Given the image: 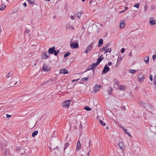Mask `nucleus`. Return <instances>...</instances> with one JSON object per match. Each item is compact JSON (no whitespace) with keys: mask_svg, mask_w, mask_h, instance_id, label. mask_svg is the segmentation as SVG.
Masks as SVG:
<instances>
[{"mask_svg":"<svg viewBox=\"0 0 156 156\" xmlns=\"http://www.w3.org/2000/svg\"><path fill=\"white\" fill-rule=\"evenodd\" d=\"M94 42H93L90 44V45L87 46L86 47V50L84 52L86 54H87L88 52L90 51L92 48V46L94 44Z\"/></svg>","mask_w":156,"mask_h":156,"instance_id":"1","label":"nucleus"},{"mask_svg":"<svg viewBox=\"0 0 156 156\" xmlns=\"http://www.w3.org/2000/svg\"><path fill=\"white\" fill-rule=\"evenodd\" d=\"M138 81L140 83H142L144 80L145 77L144 75L142 74H140L138 76Z\"/></svg>","mask_w":156,"mask_h":156,"instance_id":"2","label":"nucleus"},{"mask_svg":"<svg viewBox=\"0 0 156 156\" xmlns=\"http://www.w3.org/2000/svg\"><path fill=\"white\" fill-rule=\"evenodd\" d=\"M49 53L47 51H45L41 55V58L42 59H46L49 56L48 55Z\"/></svg>","mask_w":156,"mask_h":156,"instance_id":"3","label":"nucleus"},{"mask_svg":"<svg viewBox=\"0 0 156 156\" xmlns=\"http://www.w3.org/2000/svg\"><path fill=\"white\" fill-rule=\"evenodd\" d=\"M114 84V87L115 88H117L118 86L119 85L120 83L119 80L117 79H115L113 80Z\"/></svg>","mask_w":156,"mask_h":156,"instance_id":"4","label":"nucleus"},{"mask_svg":"<svg viewBox=\"0 0 156 156\" xmlns=\"http://www.w3.org/2000/svg\"><path fill=\"white\" fill-rule=\"evenodd\" d=\"M101 87V86L100 85H98L97 84L95 85L93 88V91L94 93H96L97 91L99 90Z\"/></svg>","mask_w":156,"mask_h":156,"instance_id":"5","label":"nucleus"},{"mask_svg":"<svg viewBox=\"0 0 156 156\" xmlns=\"http://www.w3.org/2000/svg\"><path fill=\"white\" fill-rule=\"evenodd\" d=\"M108 45L103 47L102 50L105 51L104 53L106 54L108 52H110L111 51V49L110 48H107Z\"/></svg>","mask_w":156,"mask_h":156,"instance_id":"6","label":"nucleus"},{"mask_svg":"<svg viewBox=\"0 0 156 156\" xmlns=\"http://www.w3.org/2000/svg\"><path fill=\"white\" fill-rule=\"evenodd\" d=\"M70 46L72 48H79V45L78 43H73L71 44Z\"/></svg>","mask_w":156,"mask_h":156,"instance_id":"7","label":"nucleus"},{"mask_svg":"<svg viewBox=\"0 0 156 156\" xmlns=\"http://www.w3.org/2000/svg\"><path fill=\"white\" fill-rule=\"evenodd\" d=\"M118 146L123 151L125 149V145L122 142H119L118 144Z\"/></svg>","mask_w":156,"mask_h":156,"instance_id":"8","label":"nucleus"},{"mask_svg":"<svg viewBox=\"0 0 156 156\" xmlns=\"http://www.w3.org/2000/svg\"><path fill=\"white\" fill-rule=\"evenodd\" d=\"M70 101L69 100H67L65 101L63 104V107L66 108L69 106L70 104Z\"/></svg>","mask_w":156,"mask_h":156,"instance_id":"9","label":"nucleus"},{"mask_svg":"<svg viewBox=\"0 0 156 156\" xmlns=\"http://www.w3.org/2000/svg\"><path fill=\"white\" fill-rule=\"evenodd\" d=\"M43 69L44 71H48L50 69V68L49 66L44 64V65Z\"/></svg>","mask_w":156,"mask_h":156,"instance_id":"10","label":"nucleus"},{"mask_svg":"<svg viewBox=\"0 0 156 156\" xmlns=\"http://www.w3.org/2000/svg\"><path fill=\"white\" fill-rule=\"evenodd\" d=\"M109 70V68L106 66H105L104 68L102 71V73L105 74L107 73V72Z\"/></svg>","mask_w":156,"mask_h":156,"instance_id":"11","label":"nucleus"},{"mask_svg":"<svg viewBox=\"0 0 156 156\" xmlns=\"http://www.w3.org/2000/svg\"><path fill=\"white\" fill-rule=\"evenodd\" d=\"M125 26V23L124 20H122L120 23V28H123Z\"/></svg>","mask_w":156,"mask_h":156,"instance_id":"12","label":"nucleus"},{"mask_svg":"<svg viewBox=\"0 0 156 156\" xmlns=\"http://www.w3.org/2000/svg\"><path fill=\"white\" fill-rule=\"evenodd\" d=\"M104 59V57L101 55L99 58L97 60V61L96 63L98 65L100 62Z\"/></svg>","mask_w":156,"mask_h":156,"instance_id":"13","label":"nucleus"},{"mask_svg":"<svg viewBox=\"0 0 156 156\" xmlns=\"http://www.w3.org/2000/svg\"><path fill=\"white\" fill-rule=\"evenodd\" d=\"M81 145L80 142L79 140L78 141L76 145V150L77 151H79L81 148Z\"/></svg>","mask_w":156,"mask_h":156,"instance_id":"14","label":"nucleus"},{"mask_svg":"<svg viewBox=\"0 0 156 156\" xmlns=\"http://www.w3.org/2000/svg\"><path fill=\"white\" fill-rule=\"evenodd\" d=\"M55 49V47L53 46L52 48H51L48 49V53L49 54H52L53 52H54Z\"/></svg>","mask_w":156,"mask_h":156,"instance_id":"15","label":"nucleus"},{"mask_svg":"<svg viewBox=\"0 0 156 156\" xmlns=\"http://www.w3.org/2000/svg\"><path fill=\"white\" fill-rule=\"evenodd\" d=\"M59 72L60 73H63L64 74H68V71L64 69H61L60 70Z\"/></svg>","mask_w":156,"mask_h":156,"instance_id":"16","label":"nucleus"},{"mask_svg":"<svg viewBox=\"0 0 156 156\" xmlns=\"http://www.w3.org/2000/svg\"><path fill=\"white\" fill-rule=\"evenodd\" d=\"M139 105L140 106H143L144 107H145L147 105H149L147 103H145L144 102H143L142 101H140V102L139 103Z\"/></svg>","mask_w":156,"mask_h":156,"instance_id":"17","label":"nucleus"},{"mask_svg":"<svg viewBox=\"0 0 156 156\" xmlns=\"http://www.w3.org/2000/svg\"><path fill=\"white\" fill-rule=\"evenodd\" d=\"M82 13L81 12H79L77 13H76L75 14V16L77 18H80L81 16Z\"/></svg>","mask_w":156,"mask_h":156,"instance_id":"18","label":"nucleus"},{"mask_svg":"<svg viewBox=\"0 0 156 156\" xmlns=\"http://www.w3.org/2000/svg\"><path fill=\"white\" fill-rule=\"evenodd\" d=\"M98 47H101L103 44V40L102 39H100L98 42Z\"/></svg>","mask_w":156,"mask_h":156,"instance_id":"19","label":"nucleus"},{"mask_svg":"<svg viewBox=\"0 0 156 156\" xmlns=\"http://www.w3.org/2000/svg\"><path fill=\"white\" fill-rule=\"evenodd\" d=\"M149 57L147 56L144 58V61L146 64H148L149 63Z\"/></svg>","mask_w":156,"mask_h":156,"instance_id":"20","label":"nucleus"},{"mask_svg":"<svg viewBox=\"0 0 156 156\" xmlns=\"http://www.w3.org/2000/svg\"><path fill=\"white\" fill-rule=\"evenodd\" d=\"M71 28L73 30H74L75 28V27L73 25L70 26L69 25H66V29H68L69 28Z\"/></svg>","mask_w":156,"mask_h":156,"instance_id":"21","label":"nucleus"},{"mask_svg":"<svg viewBox=\"0 0 156 156\" xmlns=\"http://www.w3.org/2000/svg\"><path fill=\"white\" fill-rule=\"evenodd\" d=\"M5 7L6 6L5 4H2L0 6V10L3 11L5 9Z\"/></svg>","mask_w":156,"mask_h":156,"instance_id":"22","label":"nucleus"},{"mask_svg":"<svg viewBox=\"0 0 156 156\" xmlns=\"http://www.w3.org/2000/svg\"><path fill=\"white\" fill-rule=\"evenodd\" d=\"M119 88L120 90H124L125 89L126 86L125 85H121L119 87Z\"/></svg>","mask_w":156,"mask_h":156,"instance_id":"23","label":"nucleus"},{"mask_svg":"<svg viewBox=\"0 0 156 156\" xmlns=\"http://www.w3.org/2000/svg\"><path fill=\"white\" fill-rule=\"evenodd\" d=\"M128 72L130 73L133 74L136 73V71L134 69H129L128 70Z\"/></svg>","mask_w":156,"mask_h":156,"instance_id":"24","label":"nucleus"},{"mask_svg":"<svg viewBox=\"0 0 156 156\" xmlns=\"http://www.w3.org/2000/svg\"><path fill=\"white\" fill-rule=\"evenodd\" d=\"M90 65L91 66V67H92V69H95V68H96L98 65V64H97V63H94L93 64H92Z\"/></svg>","mask_w":156,"mask_h":156,"instance_id":"25","label":"nucleus"},{"mask_svg":"<svg viewBox=\"0 0 156 156\" xmlns=\"http://www.w3.org/2000/svg\"><path fill=\"white\" fill-rule=\"evenodd\" d=\"M38 133V132L37 130L34 131L32 134V136L34 137L35 136L37 135Z\"/></svg>","mask_w":156,"mask_h":156,"instance_id":"26","label":"nucleus"},{"mask_svg":"<svg viewBox=\"0 0 156 156\" xmlns=\"http://www.w3.org/2000/svg\"><path fill=\"white\" fill-rule=\"evenodd\" d=\"M149 22L151 25H154L155 23V21L154 20H150L149 21Z\"/></svg>","mask_w":156,"mask_h":156,"instance_id":"27","label":"nucleus"},{"mask_svg":"<svg viewBox=\"0 0 156 156\" xmlns=\"http://www.w3.org/2000/svg\"><path fill=\"white\" fill-rule=\"evenodd\" d=\"M8 149H3V151H2L4 152V154L6 155L7 154V152L9 151Z\"/></svg>","mask_w":156,"mask_h":156,"instance_id":"28","label":"nucleus"},{"mask_svg":"<svg viewBox=\"0 0 156 156\" xmlns=\"http://www.w3.org/2000/svg\"><path fill=\"white\" fill-rule=\"evenodd\" d=\"M123 131L124 132L126 133V134L128 135V136H131L130 135V134L128 132H127V130L126 129H123Z\"/></svg>","mask_w":156,"mask_h":156,"instance_id":"29","label":"nucleus"},{"mask_svg":"<svg viewBox=\"0 0 156 156\" xmlns=\"http://www.w3.org/2000/svg\"><path fill=\"white\" fill-rule=\"evenodd\" d=\"M88 77H85L84 78H83L81 79V81L83 82H86L88 80Z\"/></svg>","mask_w":156,"mask_h":156,"instance_id":"30","label":"nucleus"},{"mask_svg":"<svg viewBox=\"0 0 156 156\" xmlns=\"http://www.w3.org/2000/svg\"><path fill=\"white\" fill-rule=\"evenodd\" d=\"M84 109L87 111H90L91 110V109L87 106H85L84 107Z\"/></svg>","mask_w":156,"mask_h":156,"instance_id":"31","label":"nucleus"},{"mask_svg":"<svg viewBox=\"0 0 156 156\" xmlns=\"http://www.w3.org/2000/svg\"><path fill=\"white\" fill-rule=\"evenodd\" d=\"M99 122L100 124L103 126H105V124L104 123L102 120L101 119L99 120Z\"/></svg>","mask_w":156,"mask_h":156,"instance_id":"32","label":"nucleus"},{"mask_svg":"<svg viewBox=\"0 0 156 156\" xmlns=\"http://www.w3.org/2000/svg\"><path fill=\"white\" fill-rule=\"evenodd\" d=\"M154 83L155 84V87H156V74L155 75L154 78Z\"/></svg>","mask_w":156,"mask_h":156,"instance_id":"33","label":"nucleus"},{"mask_svg":"<svg viewBox=\"0 0 156 156\" xmlns=\"http://www.w3.org/2000/svg\"><path fill=\"white\" fill-rule=\"evenodd\" d=\"M69 143H66L64 146V150H65L67 147L69 146Z\"/></svg>","mask_w":156,"mask_h":156,"instance_id":"34","label":"nucleus"},{"mask_svg":"<svg viewBox=\"0 0 156 156\" xmlns=\"http://www.w3.org/2000/svg\"><path fill=\"white\" fill-rule=\"evenodd\" d=\"M70 54V53L69 52H66L64 55V57H68Z\"/></svg>","mask_w":156,"mask_h":156,"instance_id":"35","label":"nucleus"},{"mask_svg":"<svg viewBox=\"0 0 156 156\" xmlns=\"http://www.w3.org/2000/svg\"><path fill=\"white\" fill-rule=\"evenodd\" d=\"M140 4L139 3L136 4L134 5V6L137 8H138L139 7Z\"/></svg>","mask_w":156,"mask_h":156,"instance_id":"36","label":"nucleus"},{"mask_svg":"<svg viewBox=\"0 0 156 156\" xmlns=\"http://www.w3.org/2000/svg\"><path fill=\"white\" fill-rule=\"evenodd\" d=\"M153 60L154 61L155 59L156 60V54H154L152 56Z\"/></svg>","mask_w":156,"mask_h":156,"instance_id":"37","label":"nucleus"},{"mask_svg":"<svg viewBox=\"0 0 156 156\" xmlns=\"http://www.w3.org/2000/svg\"><path fill=\"white\" fill-rule=\"evenodd\" d=\"M59 52V50H58L57 51L55 50V51H54V52L55 53V55L57 56V54Z\"/></svg>","mask_w":156,"mask_h":156,"instance_id":"38","label":"nucleus"},{"mask_svg":"<svg viewBox=\"0 0 156 156\" xmlns=\"http://www.w3.org/2000/svg\"><path fill=\"white\" fill-rule=\"evenodd\" d=\"M30 3L33 4L34 1V0H27Z\"/></svg>","mask_w":156,"mask_h":156,"instance_id":"39","label":"nucleus"},{"mask_svg":"<svg viewBox=\"0 0 156 156\" xmlns=\"http://www.w3.org/2000/svg\"><path fill=\"white\" fill-rule=\"evenodd\" d=\"M93 70L91 66L90 65H89V66L87 68V70Z\"/></svg>","mask_w":156,"mask_h":156,"instance_id":"40","label":"nucleus"},{"mask_svg":"<svg viewBox=\"0 0 156 156\" xmlns=\"http://www.w3.org/2000/svg\"><path fill=\"white\" fill-rule=\"evenodd\" d=\"M122 59V58H119V57L118 58L117 60V62H116V64H117L118 62L119 61H121Z\"/></svg>","mask_w":156,"mask_h":156,"instance_id":"41","label":"nucleus"},{"mask_svg":"<svg viewBox=\"0 0 156 156\" xmlns=\"http://www.w3.org/2000/svg\"><path fill=\"white\" fill-rule=\"evenodd\" d=\"M30 30H29L26 29L24 32L25 34H29L30 32Z\"/></svg>","mask_w":156,"mask_h":156,"instance_id":"42","label":"nucleus"},{"mask_svg":"<svg viewBox=\"0 0 156 156\" xmlns=\"http://www.w3.org/2000/svg\"><path fill=\"white\" fill-rule=\"evenodd\" d=\"M153 76L152 75H150L149 76L150 79L151 81H152L153 80Z\"/></svg>","mask_w":156,"mask_h":156,"instance_id":"43","label":"nucleus"},{"mask_svg":"<svg viewBox=\"0 0 156 156\" xmlns=\"http://www.w3.org/2000/svg\"><path fill=\"white\" fill-rule=\"evenodd\" d=\"M79 79H80V78H79V79H77L73 80H72V82H74L77 81H78V80H79Z\"/></svg>","mask_w":156,"mask_h":156,"instance_id":"44","label":"nucleus"},{"mask_svg":"<svg viewBox=\"0 0 156 156\" xmlns=\"http://www.w3.org/2000/svg\"><path fill=\"white\" fill-rule=\"evenodd\" d=\"M144 9L145 11H147V5H145V6L144 7Z\"/></svg>","mask_w":156,"mask_h":156,"instance_id":"45","label":"nucleus"},{"mask_svg":"<svg viewBox=\"0 0 156 156\" xmlns=\"http://www.w3.org/2000/svg\"><path fill=\"white\" fill-rule=\"evenodd\" d=\"M124 51H125V49L124 48H122L121 50V52L122 53H123L124 52Z\"/></svg>","mask_w":156,"mask_h":156,"instance_id":"46","label":"nucleus"},{"mask_svg":"<svg viewBox=\"0 0 156 156\" xmlns=\"http://www.w3.org/2000/svg\"><path fill=\"white\" fill-rule=\"evenodd\" d=\"M90 147L89 146V150L88 152L87 153V155L88 156H89V154H90Z\"/></svg>","mask_w":156,"mask_h":156,"instance_id":"47","label":"nucleus"},{"mask_svg":"<svg viewBox=\"0 0 156 156\" xmlns=\"http://www.w3.org/2000/svg\"><path fill=\"white\" fill-rule=\"evenodd\" d=\"M70 19L72 20H74V17L73 16H71L70 17Z\"/></svg>","mask_w":156,"mask_h":156,"instance_id":"48","label":"nucleus"},{"mask_svg":"<svg viewBox=\"0 0 156 156\" xmlns=\"http://www.w3.org/2000/svg\"><path fill=\"white\" fill-rule=\"evenodd\" d=\"M108 65L109 66H110L112 65V63L111 62H109L108 63Z\"/></svg>","mask_w":156,"mask_h":156,"instance_id":"49","label":"nucleus"},{"mask_svg":"<svg viewBox=\"0 0 156 156\" xmlns=\"http://www.w3.org/2000/svg\"><path fill=\"white\" fill-rule=\"evenodd\" d=\"M129 57H132V52H130L129 54Z\"/></svg>","mask_w":156,"mask_h":156,"instance_id":"50","label":"nucleus"},{"mask_svg":"<svg viewBox=\"0 0 156 156\" xmlns=\"http://www.w3.org/2000/svg\"><path fill=\"white\" fill-rule=\"evenodd\" d=\"M11 115H8V114H7L6 115V117L7 118L10 117H11Z\"/></svg>","mask_w":156,"mask_h":156,"instance_id":"51","label":"nucleus"},{"mask_svg":"<svg viewBox=\"0 0 156 156\" xmlns=\"http://www.w3.org/2000/svg\"><path fill=\"white\" fill-rule=\"evenodd\" d=\"M23 5L25 7H26L27 5V4H26V2L24 3L23 4Z\"/></svg>","mask_w":156,"mask_h":156,"instance_id":"52","label":"nucleus"},{"mask_svg":"<svg viewBox=\"0 0 156 156\" xmlns=\"http://www.w3.org/2000/svg\"><path fill=\"white\" fill-rule=\"evenodd\" d=\"M120 127L123 130V129H124V127H123V126H121Z\"/></svg>","mask_w":156,"mask_h":156,"instance_id":"53","label":"nucleus"},{"mask_svg":"<svg viewBox=\"0 0 156 156\" xmlns=\"http://www.w3.org/2000/svg\"><path fill=\"white\" fill-rule=\"evenodd\" d=\"M143 115H144V116L147 115V114L145 112H144L143 114Z\"/></svg>","mask_w":156,"mask_h":156,"instance_id":"54","label":"nucleus"},{"mask_svg":"<svg viewBox=\"0 0 156 156\" xmlns=\"http://www.w3.org/2000/svg\"><path fill=\"white\" fill-rule=\"evenodd\" d=\"M9 73L6 76V77L7 78L9 77L10 76H9Z\"/></svg>","mask_w":156,"mask_h":156,"instance_id":"55","label":"nucleus"},{"mask_svg":"<svg viewBox=\"0 0 156 156\" xmlns=\"http://www.w3.org/2000/svg\"><path fill=\"white\" fill-rule=\"evenodd\" d=\"M125 11V10H122V11H121V12H120V13H122V12H124Z\"/></svg>","mask_w":156,"mask_h":156,"instance_id":"56","label":"nucleus"},{"mask_svg":"<svg viewBox=\"0 0 156 156\" xmlns=\"http://www.w3.org/2000/svg\"><path fill=\"white\" fill-rule=\"evenodd\" d=\"M87 70V68L86 69V70L84 71V72H87V71H89L88 70Z\"/></svg>","mask_w":156,"mask_h":156,"instance_id":"57","label":"nucleus"},{"mask_svg":"<svg viewBox=\"0 0 156 156\" xmlns=\"http://www.w3.org/2000/svg\"><path fill=\"white\" fill-rule=\"evenodd\" d=\"M89 146L90 147V140H89Z\"/></svg>","mask_w":156,"mask_h":156,"instance_id":"58","label":"nucleus"},{"mask_svg":"<svg viewBox=\"0 0 156 156\" xmlns=\"http://www.w3.org/2000/svg\"><path fill=\"white\" fill-rule=\"evenodd\" d=\"M127 8H128V7H125V10H125V11L126 9H127Z\"/></svg>","mask_w":156,"mask_h":156,"instance_id":"59","label":"nucleus"},{"mask_svg":"<svg viewBox=\"0 0 156 156\" xmlns=\"http://www.w3.org/2000/svg\"><path fill=\"white\" fill-rule=\"evenodd\" d=\"M118 66V65H117V64H116V65H115V66L116 67H117V66Z\"/></svg>","mask_w":156,"mask_h":156,"instance_id":"60","label":"nucleus"},{"mask_svg":"<svg viewBox=\"0 0 156 156\" xmlns=\"http://www.w3.org/2000/svg\"><path fill=\"white\" fill-rule=\"evenodd\" d=\"M92 1H91V0L90 2H89V4H90L91 3V2Z\"/></svg>","mask_w":156,"mask_h":156,"instance_id":"61","label":"nucleus"},{"mask_svg":"<svg viewBox=\"0 0 156 156\" xmlns=\"http://www.w3.org/2000/svg\"><path fill=\"white\" fill-rule=\"evenodd\" d=\"M125 107H123V108H122V109H124V110L125 109Z\"/></svg>","mask_w":156,"mask_h":156,"instance_id":"62","label":"nucleus"},{"mask_svg":"<svg viewBox=\"0 0 156 156\" xmlns=\"http://www.w3.org/2000/svg\"><path fill=\"white\" fill-rule=\"evenodd\" d=\"M85 0H82V2H84Z\"/></svg>","mask_w":156,"mask_h":156,"instance_id":"63","label":"nucleus"},{"mask_svg":"<svg viewBox=\"0 0 156 156\" xmlns=\"http://www.w3.org/2000/svg\"><path fill=\"white\" fill-rule=\"evenodd\" d=\"M17 82H16L15 83V84L14 85H16V83H17Z\"/></svg>","mask_w":156,"mask_h":156,"instance_id":"64","label":"nucleus"}]
</instances>
